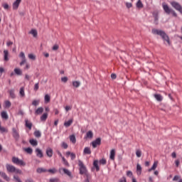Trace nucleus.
Masks as SVG:
<instances>
[{
  "mask_svg": "<svg viewBox=\"0 0 182 182\" xmlns=\"http://www.w3.org/2000/svg\"><path fill=\"white\" fill-rule=\"evenodd\" d=\"M151 32L153 35H158L159 36H161L164 42H166L168 46H171V41H170V37H168V35L166 33V31L163 30H159L157 28H153Z\"/></svg>",
  "mask_w": 182,
  "mask_h": 182,
  "instance_id": "obj_1",
  "label": "nucleus"
},
{
  "mask_svg": "<svg viewBox=\"0 0 182 182\" xmlns=\"http://www.w3.org/2000/svg\"><path fill=\"white\" fill-rule=\"evenodd\" d=\"M162 6L164 12L166 13L167 15H170V14H172L173 16L177 18V13H176L174 10L170 9V7H168V5L163 4Z\"/></svg>",
  "mask_w": 182,
  "mask_h": 182,
  "instance_id": "obj_2",
  "label": "nucleus"
},
{
  "mask_svg": "<svg viewBox=\"0 0 182 182\" xmlns=\"http://www.w3.org/2000/svg\"><path fill=\"white\" fill-rule=\"evenodd\" d=\"M78 166L80 167V174L83 176L89 175V173L87 172V169L86 168V166L83 164V162L80 160L78 161Z\"/></svg>",
  "mask_w": 182,
  "mask_h": 182,
  "instance_id": "obj_3",
  "label": "nucleus"
},
{
  "mask_svg": "<svg viewBox=\"0 0 182 182\" xmlns=\"http://www.w3.org/2000/svg\"><path fill=\"white\" fill-rule=\"evenodd\" d=\"M12 162L14 164H17V166H26V163H25L23 161H22V160H21L18 158H16L15 156H14L12 158Z\"/></svg>",
  "mask_w": 182,
  "mask_h": 182,
  "instance_id": "obj_4",
  "label": "nucleus"
},
{
  "mask_svg": "<svg viewBox=\"0 0 182 182\" xmlns=\"http://www.w3.org/2000/svg\"><path fill=\"white\" fill-rule=\"evenodd\" d=\"M171 6H173V8H174V9L180 12V14H182V6L180 5L178 2L171 1Z\"/></svg>",
  "mask_w": 182,
  "mask_h": 182,
  "instance_id": "obj_5",
  "label": "nucleus"
},
{
  "mask_svg": "<svg viewBox=\"0 0 182 182\" xmlns=\"http://www.w3.org/2000/svg\"><path fill=\"white\" fill-rule=\"evenodd\" d=\"M62 171L64 173V174H66V176H68V177L72 178V172H70V171H69L68 169L65 168H60L58 169V172L60 173V174H62Z\"/></svg>",
  "mask_w": 182,
  "mask_h": 182,
  "instance_id": "obj_6",
  "label": "nucleus"
},
{
  "mask_svg": "<svg viewBox=\"0 0 182 182\" xmlns=\"http://www.w3.org/2000/svg\"><path fill=\"white\" fill-rule=\"evenodd\" d=\"M93 149H96V147H97V146H100V144H102V139L101 138H97L95 141H93L91 143Z\"/></svg>",
  "mask_w": 182,
  "mask_h": 182,
  "instance_id": "obj_7",
  "label": "nucleus"
},
{
  "mask_svg": "<svg viewBox=\"0 0 182 182\" xmlns=\"http://www.w3.org/2000/svg\"><path fill=\"white\" fill-rule=\"evenodd\" d=\"M6 168L8 173H15V171L16 170V168L15 166L9 164H6Z\"/></svg>",
  "mask_w": 182,
  "mask_h": 182,
  "instance_id": "obj_8",
  "label": "nucleus"
},
{
  "mask_svg": "<svg viewBox=\"0 0 182 182\" xmlns=\"http://www.w3.org/2000/svg\"><path fill=\"white\" fill-rule=\"evenodd\" d=\"M12 134L15 140H19V132L16 128H12Z\"/></svg>",
  "mask_w": 182,
  "mask_h": 182,
  "instance_id": "obj_9",
  "label": "nucleus"
},
{
  "mask_svg": "<svg viewBox=\"0 0 182 182\" xmlns=\"http://www.w3.org/2000/svg\"><path fill=\"white\" fill-rule=\"evenodd\" d=\"M0 176L6 181H11V178H9V176H8V175H6L5 172L0 171Z\"/></svg>",
  "mask_w": 182,
  "mask_h": 182,
  "instance_id": "obj_10",
  "label": "nucleus"
},
{
  "mask_svg": "<svg viewBox=\"0 0 182 182\" xmlns=\"http://www.w3.org/2000/svg\"><path fill=\"white\" fill-rule=\"evenodd\" d=\"M22 2V0H16L13 4V9H18L19 8V4Z\"/></svg>",
  "mask_w": 182,
  "mask_h": 182,
  "instance_id": "obj_11",
  "label": "nucleus"
},
{
  "mask_svg": "<svg viewBox=\"0 0 182 182\" xmlns=\"http://www.w3.org/2000/svg\"><path fill=\"white\" fill-rule=\"evenodd\" d=\"M36 153L37 157H39L40 159L43 157V152H42V150H41L39 148L36 149Z\"/></svg>",
  "mask_w": 182,
  "mask_h": 182,
  "instance_id": "obj_12",
  "label": "nucleus"
},
{
  "mask_svg": "<svg viewBox=\"0 0 182 182\" xmlns=\"http://www.w3.org/2000/svg\"><path fill=\"white\" fill-rule=\"evenodd\" d=\"M26 127H27L29 130H32V122H29L28 119H25Z\"/></svg>",
  "mask_w": 182,
  "mask_h": 182,
  "instance_id": "obj_13",
  "label": "nucleus"
},
{
  "mask_svg": "<svg viewBox=\"0 0 182 182\" xmlns=\"http://www.w3.org/2000/svg\"><path fill=\"white\" fill-rule=\"evenodd\" d=\"M85 139H93V132L88 131L85 136Z\"/></svg>",
  "mask_w": 182,
  "mask_h": 182,
  "instance_id": "obj_14",
  "label": "nucleus"
},
{
  "mask_svg": "<svg viewBox=\"0 0 182 182\" xmlns=\"http://www.w3.org/2000/svg\"><path fill=\"white\" fill-rule=\"evenodd\" d=\"M46 154L48 157H52L53 156V150L51 148H48L46 149Z\"/></svg>",
  "mask_w": 182,
  "mask_h": 182,
  "instance_id": "obj_15",
  "label": "nucleus"
},
{
  "mask_svg": "<svg viewBox=\"0 0 182 182\" xmlns=\"http://www.w3.org/2000/svg\"><path fill=\"white\" fill-rule=\"evenodd\" d=\"M154 97L158 101V102H161L163 100V97L160 94H154Z\"/></svg>",
  "mask_w": 182,
  "mask_h": 182,
  "instance_id": "obj_16",
  "label": "nucleus"
},
{
  "mask_svg": "<svg viewBox=\"0 0 182 182\" xmlns=\"http://www.w3.org/2000/svg\"><path fill=\"white\" fill-rule=\"evenodd\" d=\"M158 164H159V162H158V161H154L153 166H151V168H149V169L148 170V171H149V172L153 171V170H155L156 168H157Z\"/></svg>",
  "mask_w": 182,
  "mask_h": 182,
  "instance_id": "obj_17",
  "label": "nucleus"
},
{
  "mask_svg": "<svg viewBox=\"0 0 182 182\" xmlns=\"http://www.w3.org/2000/svg\"><path fill=\"white\" fill-rule=\"evenodd\" d=\"M42 113H43V107H38L35 112V114L36 115L42 114Z\"/></svg>",
  "mask_w": 182,
  "mask_h": 182,
  "instance_id": "obj_18",
  "label": "nucleus"
},
{
  "mask_svg": "<svg viewBox=\"0 0 182 182\" xmlns=\"http://www.w3.org/2000/svg\"><path fill=\"white\" fill-rule=\"evenodd\" d=\"M114 156H116V151L114 149H112L110 151L109 159L111 160H114Z\"/></svg>",
  "mask_w": 182,
  "mask_h": 182,
  "instance_id": "obj_19",
  "label": "nucleus"
},
{
  "mask_svg": "<svg viewBox=\"0 0 182 182\" xmlns=\"http://www.w3.org/2000/svg\"><path fill=\"white\" fill-rule=\"evenodd\" d=\"M9 93L11 99H15L16 97V95H15V90H9Z\"/></svg>",
  "mask_w": 182,
  "mask_h": 182,
  "instance_id": "obj_20",
  "label": "nucleus"
},
{
  "mask_svg": "<svg viewBox=\"0 0 182 182\" xmlns=\"http://www.w3.org/2000/svg\"><path fill=\"white\" fill-rule=\"evenodd\" d=\"M4 60L6 62H8V60H9V58H8V56L9 55V53L8 52V50H4Z\"/></svg>",
  "mask_w": 182,
  "mask_h": 182,
  "instance_id": "obj_21",
  "label": "nucleus"
},
{
  "mask_svg": "<svg viewBox=\"0 0 182 182\" xmlns=\"http://www.w3.org/2000/svg\"><path fill=\"white\" fill-rule=\"evenodd\" d=\"M29 143L30 144H31V146H38V141H36V139H30Z\"/></svg>",
  "mask_w": 182,
  "mask_h": 182,
  "instance_id": "obj_22",
  "label": "nucleus"
},
{
  "mask_svg": "<svg viewBox=\"0 0 182 182\" xmlns=\"http://www.w3.org/2000/svg\"><path fill=\"white\" fill-rule=\"evenodd\" d=\"M36 172L38 173L39 174H41L42 173L48 172V170L45 169L43 168H38L37 170H36Z\"/></svg>",
  "mask_w": 182,
  "mask_h": 182,
  "instance_id": "obj_23",
  "label": "nucleus"
},
{
  "mask_svg": "<svg viewBox=\"0 0 182 182\" xmlns=\"http://www.w3.org/2000/svg\"><path fill=\"white\" fill-rule=\"evenodd\" d=\"M1 117L2 119H4L5 120H8L9 117H8V114L6 113V112L3 111L1 113Z\"/></svg>",
  "mask_w": 182,
  "mask_h": 182,
  "instance_id": "obj_24",
  "label": "nucleus"
},
{
  "mask_svg": "<svg viewBox=\"0 0 182 182\" xmlns=\"http://www.w3.org/2000/svg\"><path fill=\"white\" fill-rule=\"evenodd\" d=\"M99 161L97 160L94 161L93 166L96 168V171H99L100 170V168L98 165Z\"/></svg>",
  "mask_w": 182,
  "mask_h": 182,
  "instance_id": "obj_25",
  "label": "nucleus"
},
{
  "mask_svg": "<svg viewBox=\"0 0 182 182\" xmlns=\"http://www.w3.org/2000/svg\"><path fill=\"white\" fill-rule=\"evenodd\" d=\"M136 173L138 176H140L141 174V166L140 164H137L136 165Z\"/></svg>",
  "mask_w": 182,
  "mask_h": 182,
  "instance_id": "obj_26",
  "label": "nucleus"
},
{
  "mask_svg": "<svg viewBox=\"0 0 182 182\" xmlns=\"http://www.w3.org/2000/svg\"><path fill=\"white\" fill-rule=\"evenodd\" d=\"M84 154H92V151L90 150V148L85 147L83 151Z\"/></svg>",
  "mask_w": 182,
  "mask_h": 182,
  "instance_id": "obj_27",
  "label": "nucleus"
},
{
  "mask_svg": "<svg viewBox=\"0 0 182 182\" xmlns=\"http://www.w3.org/2000/svg\"><path fill=\"white\" fill-rule=\"evenodd\" d=\"M24 151H26V153L28 154H32V153H33V149H32L31 147L24 148Z\"/></svg>",
  "mask_w": 182,
  "mask_h": 182,
  "instance_id": "obj_28",
  "label": "nucleus"
},
{
  "mask_svg": "<svg viewBox=\"0 0 182 182\" xmlns=\"http://www.w3.org/2000/svg\"><path fill=\"white\" fill-rule=\"evenodd\" d=\"M73 123V119H70L68 122L64 123V126L65 127H70V126Z\"/></svg>",
  "mask_w": 182,
  "mask_h": 182,
  "instance_id": "obj_29",
  "label": "nucleus"
},
{
  "mask_svg": "<svg viewBox=\"0 0 182 182\" xmlns=\"http://www.w3.org/2000/svg\"><path fill=\"white\" fill-rule=\"evenodd\" d=\"M70 141H72L73 144L76 143V136L75 135H70Z\"/></svg>",
  "mask_w": 182,
  "mask_h": 182,
  "instance_id": "obj_30",
  "label": "nucleus"
},
{
  "mask_svg": "<svg viewBox=\"0 0 182 182\" xmlns=\"http://www.w3.org/2000/svg\"><path fill=\"white\" fill-rule=\"evenodd\" d=\"M46 119H48V113H44L41 117V122H46Z\"/></svg>",
  "mask_w": 182,
  "mask_h": 182,
  "instance_id": "obj_31",
  "label": "nucleus"
},
{
  "mask_svg": "<svg viewBox=\"0 0 182 182\" xmlns=\"http://www.w3.org/2000/svg\"><path fill=\"white\" fill-rule=\"evenodd\" d=\"M29 33H31V35H33V36L34 38H36V36H38V31H37L36 30H35V29H32V30L29 32Z\"/></svg>",
  "mask_w": 182,
  "mask_h": 182,
  "instance_id": "obj_32",
  "label": "nucleus"
},
{
  "mask_svg": "<svg viewBox=\"0 0 182 182\" xmlns=\"http://www.w3.org/2000/svg\"><path fill=\"white\" fill-rule=\"evenodd\" d=\"M14 73H16V75H18V76H21L22 75V70H21V69L19 68H15Z\"/></svg>",
  "mask_w": 182,
  "mask_h": 182,
  "instance_id": "obj_33",
  "label": "nucleus"
},
{
  "mask_svg": "<svg viewBox=\"0 0 182 182\" xmlns=\"http://www.w3.org/2000/svg\"><path fill=\"white\" fill-rule=\"evenodd\" d=\"M48 173H50V174H55V173H58V170L55 168H53L51 169L47 170Z\"/></svg>",
  "mask_w": 182,
  "mask_h": 182,
  "instance_id": "obj_34",
  "label": "nucleus"
},
{
  "mask_svg": "<svg viewBox=\"0 0 182 182\" xmlns=\"http://www.w3.org/2000/svg\"><path fill=\"white\" fill-rule=\"evenodd\" d=\"M143 3H141V0H139L136 3V8H139V9H141L143 8Z\"/></svg>",
  "mask_w": 182,
  "mask_h": 182,
  "instance_id": "obj_35",
  "label": "nucleus"
},
{
  "mask_svg": "<svg viewBox=\"0 0 182 182\" xmlns=\"http://www.w3.org/2000/svg\"><path fill=\"white\" fill-rule=\"evenodd\" d=\"M34 136H35V137H37V138L41 137V136H42V134H41V131H39V130L35 131Z\"/></svg>",
  "mask_w": 182,
  "mask_h": 182,
  "instance_id": "obj_36",
  "label": "nucleus"
},
{
  "mask_svg": "<svg viewBox=\"0 0 182 182\" xmlns=\"http://www.w3.org/2000/svg\"><path fill=\"white\" fill-rule=\"evenodd\" d=\"M73 86L74 87H79V86H80V82H79V81H73Z\"/></svg>",
  "mask_w": 182,
  "mask_h": 182,
  "instance_id": "obj_37",
  "label": "nucleus"
},
{
  "mask_svg": "<svg viewBox=\"0 0 182 182\" xmlns=\"http://www.w3.org/2000/svg\"><path fill=\"white\" fill-rule=\"evenodd\" d=\"M19 93L21 97H23L25 96V89L23 87H21Z\"/></svg>",
  "mask_w": 182,
  "mask_h": 182,
  "instance_id": "obj_38",
  "label": "nucleus"
},
{
  "mask_svg": "<svg viewBox=\"0 0 182 182\" xmlns=\"http://www.w3.org/2000/svg\"><path fill=\"white\" fill-rule=\"evenodd\" d=\"M44 99L46 103H49V102H50V96H49L48 94L45 95Z\"/></svg>",
  "mask_w": 182,
  "mask_h": 182,
  "instance_id": "obj_39",
  "label": "nucleus"
},
{
  "mask_svg": "<svg viewBox=\"0 0 182 182\" xmlns=\"http://www.w3.org/2000/svg\"><path fill=\"white\" fill-rule=\"evenodd\" d=\"M136 156L138 158L141 157V151L140 149H136Z\"/></svg>",
  "mask_w": 182,
  "mask_h": 182,
  "instance_id": "obj_40",
  "label": "nucleus"
},
{
  "mask_svg": "<svg viewBox=\"0 0 182 182\" xmlns=\"http://www.w3.org/2000/svg\"><path fill=\"white\" fill-rule=\"evenodd\" d=\"M62 160L65 166H66L67 167H69V162L67 161L66 159H65V157L63 156Z\"/></svg>",
  "mask_w": 182,
  "mask_h": 182,
  "instance_id": "obj_41",
  "label": "nucleus"
},
{
  "mask_svg": "<svg viewBox=\"0 0 182 182\" xmlns=\"http://www.w3.org/2000/svg\"><path fill=\"white\" fill-rule=\"evenodd\" d=\"M28 58L31 59V60H36V56L33 54H28Z\"/></svg>",
  "mask_w": 182,
  "mask_h": 182,
  "instance_id": "obj_42",
  "label": "nucleus"
},
{
  "mask_svg": "<svg viewBox=\"0 0 182 182\" xmlns=\"http://www.w3.org/2000/svg\"><path fill=\"white\" fill-rule=\"evenodd\" d=\"M85 180L84 181V182H90V179L91 178L90 174L88 175H85Z\"/></svg>",
  "mask_w": 182,
  "mask_h": 182,
  "instance_id": "obj_43",
  "label": "nucleus"
},
{
  "mask_svg": "<svg viewBox=\"0 0 182 182\" xmlns=\"http://www.w3.org/2000/svg\"><path fill=\"white\" fill-rule=\"evenodd\" d=\"M40 102H41L40 100H35L33 101L32 105H33V106H38V105H39Z\"/></svg>",
  "mask_w": 182,
  "mask_h": 182,
  "instance_id": "obj_44",
  "label": "nucleus"
},
{
  "mask_svg": "<svg viewBox=\"0 0 182 182\" xmlns=\"http://www.w3.org/2000/svg\"><path fill=\"white\" fill-rule=\"evenodd\" d=\"M61 147H63V149H68V147H69V146L68 145V144L66 142H63L61 144Z\"/></svg>",
  "mask_w": 182,
  "mask_h": 182,
  "instance_id": "obj_45",
  "label": "nucleus"
},
{
  "mask_svg": "<svg viewBox=\"0 0 182 182\" xmlns=\"http://www.w3.org/2000/svg\"><path fill=\"white\" fill-rule=\"evenodd\" d=\"M39 90V82H37L34 85V90L35 92L38 91Z\"/></svg>",
  "mask_w": 182,
  "mask_h": 182,
  "instance_id": "obj_46",
  "label": "nucleus"
},
{
  "mask_svg": "<svg viewBox=\"0 0 182 182\" xmlns=\"http://www.w3.org/2000/svg\"><path fill=\"white\" fill-rule=\"evenodd\" d=\"M68 80V77H61V82H63V83H66Z\"/></svg>",
  "mask_w": 182,
  "mask_h": 182,
  "instance_id": "obj_47",
  "label": "nucleus"
},
{
  "mask_svg": "<svg viewBox=\"0 0 182 182\" xmlns=\"http://www.w3.org/2000/svg\"><path fill=\"white\" fill-rule=\"evenodd\" d=\"M127 176L128 177H132L133 176V172H132V171H127Z\"/></svg>",
  "mask_w": 182,
  "mask_h": 182,
  "instance_id": "obj_48",
  "label": "nucleus"
},
{
  "mask_svg": "<svg viewBox=\"0 0 182 182\" xmlns=\"http://www.w3.org/2000/svg\"><path fill=\"white\" fill-rule=\"evenodd\" d=\"M14 180H16V182H22V181H21V178H19L18 176H14Z\"/></svg>",
  "mask_w": 182,
  "mask_h": 182,
  "instance_id": "obj_49",
  "label": "nucleus"
},
{
  "mask_svg": "<svg viewBox=\"0 0 182 182\" xmlns=\"http://www.w3.org/2000/svg\"><path fill=\"white\" fill-rule=\"evenodd\" d=\"M2 6L4 8V9H9V5L8 4H3Z\"/></svg>",
  "mask_w": 182,
  "mask_h": 182,
  "instance_id": "obj_50",
  "label": "nucleus"
},
{
  "mask_svg": "<svg viewBox=\"0 0 182 182\" xmlns=\"http://www.w3.org/2000/svg\"><path fill=\"white\" fill-rule=\"evenodd\" d=\"M178 180H180L179 176H175L173 178V181H178Z\"/></svg>",
  "mask_w": 182,
  "mask_h": 182,
  "instance_id": "obj_51",
  "label": "nucleus"
},
{
  "mask_svg": "<svg viewBox=\"0 0 182 182\" xmlns=\"http://www.w3.org/2000/svg\"><path fill=\"white\" fill-rule=\"evenodd\" d=\"M5 105H6V107H11V104L9 101H6Z\"/></svg>",
  "mask_w": 182,
  "mask_h": 182,
  "instance_id": "obj_52",
  "label": "nucleus"
},
{
  "mask_svg": "<svg viewBox=\"0 0 182 182\" xmlns=\"http://www.w3.org/2000/svg\"><path fill=\"white\" fill-rule=\"evenodd\" d=\"M14 173H16V174H22V171H21V169H16L14 171Z\"/></svg>",
  "mask_w": 182,
  "mask_h": 182,
  "instance_id": "obj_53",
  "label": "nucleus"
},
{
  "mask_svg": "<svg viewBox=\"0 0 182 182\" xmlns=\"http://www.w3.org/2000/svg\"><path fill=\"white\" fill-rule=\"evenodd\" d=\"M0 132L1 133H5V132H6V129H5V127H0Z\"/></svg>",
  "mask_w": 182,
  "mask_h": 182,
  "instance_id": "obj_54",
  "label": "nucleus"
},
{
  "mask_svg": "<svg viewBox=\"0 0 182 182\" xmlns=\"http://www.w3.org/2000/svg\"><path fill=\"white\" fill-rule=\"evenodd\" d=\"M100 164H106V159H102L100 160Z\"/></svg>",
  "mask_w": 182,
  "mask_h": 182,
  "instance_id": "obj_55",
  "label": "nucleus"
},
{
  "mask_svg": "<svg viewBox=\"0 0 182 182\" xmlns=\"http://www.w3.org/2000/svg\"><path fill=\"white\" fill-rule=\"evenodd\" d=\"M58 49H59V46L55 44L53 46V50H58Z\"/></svg>",
  "mask_w": 182,
  "mask_h": 182,
  "instance_id": "obj_56",
  "label": "nucleus"
},
{
  "mask_svg": "<svg viewBox=\"0 0 182 182\" xmlns=\"http://www.w3.org/2000/svg\"><path fill=\"white\" fill-rule=\"evenodd\" d=\"M70 157L71 160H75V159H76V154H75L74 153H71Z\"/></svg>",
  "mask_w": 182,
  "mask_h": 182,
  "instance_id": "obj_57",
  "label": "nucleus"
},
{
  "mask_svg": "<svg viewBox=\"0 0 182 182\" xmlns=\"http://www.w3.org/2000/svg\"><path fill=\"white\" fill-rule=\"evenodd\" d=\"M126 6L127 8L130 9L133 6V4H132V3H126Z\"/></svg>",
  "mask_w": 182,
  "mask_h": 182,
  "instance_id": "obj_58",
  "label": "nucleus"
},
{
  "mask_svg": "<svg viewBox=\"0 0 182 182\" xmlns=\"http://www.w3.org/2000/svg\"><path fill=\"white\" fill-rule=\"evenodd\" d=\"M19 56H20V58H22V59H26L25 58V53L23 52L20 53Z\"/></svg>",
  "mask_w": 182,
  "mask_h": 182,
  "instance_id": "obj_59",
  "label": "nucleus"
},
{
  "mask_svg": "<svg viewBox=\"0 0 182 182\" xmlns=\"http://www.w3.org/2000/svg\"><path fill=\"white\" fill-rule=\"evenodd\" d=\"M59 181V179L58 178H50V182H58Z\"/></svg>",
  "mask_w": 182,
  "mask_h": 182,
  "instance_id": "obj_60",
  "label": "nucleus"
},
{
  "mask_svg": "<svg viewBox=\"0 0 182 182\" xmlns=\"http://www.w3.org/2000/svg\"><path fill=\"white\" fill-rule=\"evenodd\" d=\"M69 110H72V107L70 106H66L65 107V111L69 112Z\"/></svg>",
  "mask_w": 182,
  "mask_h": 182,
  "instance_id": "obj_61",
  "label": "nucleus"
},
{
  "mask_svg": "<svg viewBox=\"0 0 182 182\" xmlns=\"http://www.w3.org/2000/svg\"><path fill=\"white\" fill-rule=\"evenodd\" d=\"M3 72H5V70L4 69V68L0 67V77L2 76Z\"/></svg>",
  "mask_w": 182,
  "mask_h": 182,
  "instance_id": "obj_62",
  "label": "nucleus"
},
{
  "mask_svg": "<svg viewBox=\"0 0 182 182\" xmlns=\"http://www.w3.org/2000/svg\"><path fill=\"white\" fill-rule=\"evenodd\" d=\"M119 182H127V181H126V177H122L120 180H119Z\"/></svg>",
  "mask_w": 182,
  "mask_h": 182,
  "instance_id": "obj_63",
  "label": "nucleus"
},
{
  "mask_svg": "<svg viewBox=\"0 0 182 182\" xmlns=\"http://www.w3.org/2000/svg\"><path fill=\"white\" fill-rule=\"evenodd\" d=\"M111 77H112V79H116V78L117 77V76L116 75V74L112 73V74H111Z\"/></svg>",
  "mask_w": 182,
  "mask_h": 182,
  "instance_id": "obj_64",
  "label": "nucleus"
}]
</instances>
